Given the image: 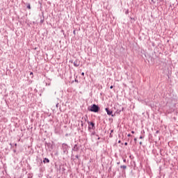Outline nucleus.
<instances>
[{"label":"nucleus","mask_w":178,"mask_h":178,"mask_svg":"<svg viewBox=\"0 0 178 178\" xmlns=\"http://www.w3.org/2000/svg\"><path fill=\"white\" fill-rule=\"evenodd\" d=\"M152 2H154V0H152Z\"/></svg>","instance_id":"nucleus-22"},{"label":"nucleus","mask_w":178,"mask_h":178,"mask_svg":"<svg viewBox=\"0 0 178 178\" xmlns=\"http://www.w3.org/2000/svg\"><path fill=\"white\" fill-rule=\"evenodd\" d=\"M27 8L28 9H31V6H30V4H28Z\"/></svg>","instance_id":"nucleus-7"},{"label":"nucleus","mask_w":178,"mask_h":178,"mask_svg":"<svg viewBox=\"0 0 178 178\" xmlns=\"http://www.w3.org/2000/svg\"><path fill=\"white\" fill-rule=\"evenodd\" d=\"M124 162H126V160H124Z\"/></svg>","instance_id":"nucleus-21"},{"label":"nucleus","mask_w":178,"mask_h":178,"mask_svg":"<svg viewBox=\"0 0 178 178\" xmlns=\"http://www.w3.org/2000/svg\"><path fill=\"white\" fill-rule=\"evenodd\" d=\"M127 136H128V137H131V135L130 134H128Z\"/></svg>","instance_id":"nucleus-9"},{"label":"nucleus","mask_w":178,"mask_h":178,"mask_svg":"<svg viewBox=\"0 0 178 178\" xmlns=\"http://www.w3.org/2000/svg\"><path fill=\"white\" fill-rule=\"evenodd\" d=\"M124 145H127V143H124Z\"/></svg>","instance_id":"nucleus-15"},{"label":"nucleus","mask_w":178,"mask_h":178,"mask_svg":"<svg viewBox=\"0 0 178 178\" xmlns=\"http://www.w3.org/2000/svg\"><path fill=\"white\" fill-rule=\"evenodd\" d=\"M110 88H111V90H112V88H113V86H111L110 87Z\"/></svg>","instance_id":"nucleus-10"},{"label":"nucleus","mask_w":178,"mask_h":178,"mask_svg":"<svg viewBox=\"0 0 178 178\" xmlns=\"http://www.w3.org/2000/svg\"><path fill=\"white\" fill-rule=\"evenodd\" d=\"M95 129V124L94 122H88V130H94Z\"/></svg>","instance_id":"nucleus-2"},{"label":"nucleus","mask_w":178,"mask_h":178,"mask_svg":"<svg viewBox=\"0 0 178 178\" xmlns=\"http://www.w3.org/2000/svg\"><path fill=\"white\" fill-rule=\"evenodd\" d=\"M140 139L143 138V136H140Z\"/></svg>","instance_id":"nucleus-19"},{"label":"nucleus","mask_w":178,"mask_h":178,"mask_svg":"<svg viewBox=\"0 0 178 178\" xmlns=\"http://www.w3.org/2000/svg\"><path fill=\"white\" fill-rule=\"evenodd\" d=\"M81 75H82V76H84V72H82V73H81Z\"/></svg>","instance_id":"nucleus-11"},{"label":"nucleus","mask_w":178,"mask_h":178,"mask_svg":"<svg viewBox=\"0 0 178 178\" xmlns=\"http://www.w3.org/2000/svg\"><path fill=\"white\" fill-rule=\"evenodd\" d=\"M74 65L76 67H78V66H80V64L78 63L77 60H75L74 62Z\"/></svg>","instance_id":"nucleus-3"},{"label":"nucleus","mask_w":178,"mask_h":178,"mask_svg":"<svg viewBox=\"0 0 178 178\" xmlns=\"http://www.w3.org/2000/svg\"><path fill=\"white\" fill-rule=\"evenodd\" d=\"M15 147H17V143H15Z\"/></svg>","instance_id":"nucleus-16"},{"label":"nucleus","mask_w":178,"mask_h":178,"mask_svg":"<svg viewBox=\"0 0 178 178\" xmlns=\"http://www.w3.org/2000/svg\"><path fill=\"white\" fill-rule=\"evenodd\" d=\"M106 111L108 115H112V113H113L112 111H109L108 108H106Z\"/></svg>","instance_id":"nucleus-5"},{"label":"nucleus","mask_w":178,"mask_h":178,"mask_svg":"<svg viewBox=\"0 0 178 178\" xmlns=\"http://www.w3.org/2000/svg\"><path fill=\"white\" fill-rule=\"evenodd\" d=\"M119 144H120V140L118 141Z\"/></svg>","instance_id":"nucleus-20"},{"label":"nucleus","mask_w":178,"mask_h":178,"mask_svg":"<svg viewBox=\"0 0 178 178\" xmlns=\"http://www.w3.org/2000/svg\"><path fill=\"white\" fill-rule=\"evenodd\" d=\"M44 163H49V159H48L47 158H45L43 161Z\"/></svg>","instance_id":"nucleus-4"},{"label":"nucleus","mask_w":178,"mask_h":178,"mask_svg":"<svg viewBox=\"0 0 178 178\" xmlns=\"http://www.w3.org/2000/svg\"><path fill=\"white\" fill-rule=\"evenodd\" d=\"M73 33H74V34H76V31H74Z\"/></svg>","instance_id":"nucleus-13"},{"label":"nucleus","mask_w":178,"mask_h":178,"mask_svg":"<svg viewBox=\"0 0 178 178\" xmlns=\"http://www.w3.org/2000/svg\"><path fill=\"white\" fill-rule=\"evenodd\" d=\"M127 168V167L126 165H122V166H121V168H122V169H126Z\"/></svg>","instance_id":"nucleus-6"},{"label":"nucleus","mask_w":178,"mask_h":178,"mask_svg":"<svg viewBox=\"0 0 178 178\" xmlns=\"http://www.w3.org/2000/svg\"><path fill=\"white\" fill-rule=\"evenodd\" d=\"M89 111H90V112H95V113H97V112L99 111V107L98 106H97L96 104H93L91 106Z\"/></svg>","instance_id":"nucleus-1"},{"label":"nucleus","mask_w":178,"mask_h":178,"mask_svg":"<svg viewBox=\"0 0 178 178\" xmlns=\"http://www.w3.org/2000/svg\"><path fill=\"white\" fill-rule=\"evenodd\" d=\"M30 74H31V75L33 74V72H31Z\"/></svg>","instance_id":"nucleus-18"},{"label":"nucleus","mask_w":178,"mask_h":178,"mask_svg":"<svg viewBox=\"0 0 178 178\" xmlns=\"http://www.w3.org/2000/svg\"><path fill=\"white\" fill-rule=\"evenodd\" d=\"M63 147H65V148H66V147H67V145L63 144Z\"/></svg>","instance_id":"nucleus-8"},{"label":"nucleus","mask_w":178,"mask_h":178,"mask_svg":"<svg viewBox=\"0 0 178 178\" xmlns=\"http://www.w3.org/2000/svg\"><path fill=\"white\" fill-rule=\"evenodd\" d=\"M131 133H132V134H134V131H132Z\"/></svg>","instance_id":"nucleus-14"},{"label":"nucleus","mask_w":178,"mask_h":178,"mask_svg":"<svg viewBox=\"0 0 178 178\" xmlns=\"http://www.w3.org/2000/svg\"><path fill=\"white\" fill-rule=\"evenodd\" d=\"M134 141H137V138H134Z\"/></svg>","instance_id":"nucleus-12"},{"label":"nucleus","mask_w":178,"mask_h":178,"mask_svg":"<svg viewBox=\"0 0 178 178\" xmlns=\"http://www.w3.org/2000/svg\"><path fill=\"white\" fill-rule=\"evenodd\" d=\"M140 145L143 144V143L142 142H140Z\"/></svg>","instance_id":"nucleus-17"}]
</instances>
